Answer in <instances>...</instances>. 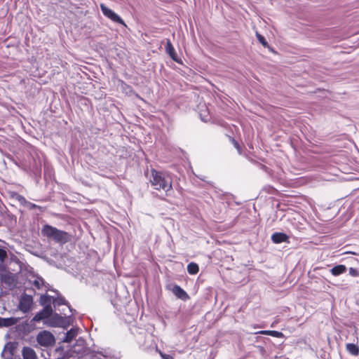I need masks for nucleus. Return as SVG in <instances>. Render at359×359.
<instances>
[{"label":"nucleus","mask_w":359,"mask_h":359,"mask_svg":"<svg viewBox=\"0 0 359 359\" xmlns=\"http://www.w3.org/2000/svg\"><path fill=\"white\" fill-rule=\"evenodd\" d=\"M149 182L153 188L157 191H163L167 193L172 189L171 178L161 171L151 169Z\"/></svg>","instance_id":"f257e3e1"},{"label":"nucleus","mask_w":359,"mask_h":359,"mask_svg":"<svg viewBox=\"0 0 359 359\" xmlns=\"http://www.w3.org/2000/svg\"><path fill=\"white\" fill-rule=\"evenodd\" d=\"M41 233L48 238L53 239L55 242L60 244H65L71 241V235L49 224L43 226Z\"/></svg>","instance_id":"f03ea898"},{"label":"nucleus","mask_w":359,"mask_h":359,"mask_svg":"<svg viewBox=\"0 0 359 359\" xmlns=\"http://www.w3.org/2000/svg\"><path fill=\"white\" fill-rule=\"evenodd\" d=\"M36 341L42 346H52L55 343L54 335L49 331L43 330L36 335Z\"/></svg>","instance_id":"7ed1b4c3"},{"label":"nucleus","mask_w":359,"mask_h":359,"mask_svg":"<svg viewBox=\"0 0 359 359\" xmlns=\"http://www.w3.org/2000/svg\"><path fill=\"white\" fill-rule=\"evenodd\" d=\"M100 8L105 17L108 18L114 22L123 25L125 27L126 26L121 18L118 14L114 13L111 9L107 8L104 4H101Z\"/></svg>","instance_id":"20e7f679"},{"label":"nucleus","mask_w":359,"mask_h":359,"mask_svg":"<svg viewBox=\"0 0 359 359\" xmlns=\"http://www.w3.org/2000/svg\"><path fill=\"white\" fill-rule=\"evenodd\" d=\"M33 304V298L31 295L24 294L21 296L18 308L23 313H27L30 311Z\"/></svg>","instance_id":"39448f33"},{"label":"nucleus","mask_w":359,"mask_h":359,"mask_svg":"<svg viewBox=\"0 0 359 359\" xmlns=\"http://www.w3.org/2000/svg\"><path fill=\"white\" fill-rule=\"evenodd\" d=\"M53 313V309L50 304H47L44 306V308L38 312L33 318V320L36 322H39L43 319L48 318L51 316Z\"/></svg>","instance_id":"423d86ee"},{"label":"nucleus","mask_w":359,"mask_h":359,"mask_svg":"<svg viewBox=\"0 0 359 359\" xmlns=\"http://www.w3.org/2000/svg\"><path fill=\"white\" fill-rule=\"evenodd\" d=\"M16 345L13 342H8L6 344L1 355L5 359H11L14 355Z\"/></svg>","instance_id":"0eeeda50"},{"label":"nucleus","mask_w":359,"mask_h":359,"mask_svg":"<svg viewBox=\"0 0 359 359\" xmlns=\"http://www.w3.org/2000/svg\"><path fill=\"white\" fill-rule=\"evenodd\" d=\"M271 240L274 243H281L283 242L289 243V236L281 232H276L272 234Z\"/></svg>","instance_id":"6e6552de"},{"label":"nucleus","mask_w":359,"mask_h":359,"mask_svg":"<svg viewBox=\"0 0 359 359\" xmlns=\"http://www.w3.org/2000/svg\"><path fill=\"white\" fill-rule=\"evenodd\" d=\"M173 294L182 300H187L189 298L188 294L179 285H175L172 290Z\"/></svg>","instance_id":"1a4fd4ad"},{"label":"nucleus","mask_w":359,"mask_h":359,"mask_svg":"<svg viewBox=\"0 0 359 359\" xmlns=\"http://www.w3.org/2000/svg\"><path fill=\"white\" fill-rule=\"evenodd\" d=\"M18 323V319L13 317L11 318H1L0 317V327H10L15 325Z\"/></svg>","instance_id":"9d476101"},{"label":"nucleus","mask_w":359,"mask_h":359,"mask_svg":"<svg viewBox=\"0 0 359 359\" xmlns=\"http://www.w3.org/2000/svg\"><path fill=\"white\" fill-rule=\"evenodd\" d=\"M22 354L24 359H36L35 351L30 347H24Z\"/></svg>","instance_id":"9b49d317"},{"label":"nucleus","mask_w":359,"mask_h":359,"mask_svg":"<svg viewBox=\"0 0 359 359\" xmlns=\"http://www.w3.org/2000/svg\"><path fill=\"white\" fill-rule=\"evenodd\" d=\"M346 271V267L345 265L343 264L337 265L330 270L331 273L334 276H339L345 273Z\"/></svg>","instance_id":"f8f14e48"},{"label":"nucleus","mask_w":359,"mask_h":359,"mask_svg":"<svg viewBox=\"0 0 359 359\" xmlns=\"http://www.w3.org/2000/svg\"><path fill=\"white\" fill-rule=\"evenodd\" d=\"M346 348L347 351L352 355L358 356L359 355V347L355 344H347L346 345Z\"/></svg>","instance_id":"ddd939ff"},{"label":"nucleus","mask_w":359,"mask_h":359,"mask_svg":"<svg viewBox=\"0 0 359 359\" xmlns=\"http://www.w3.org/2000/svg\"><path fill=\"white\" fill-rule=\"evenodd\" d=\"M262 334L269 335L273 337L283 338L284 334L283 332L276 330H263L259 332Z\"/></svg>","instance_id":"4468645a"},{"label":"nucleus","mask_w":359,"mask_h":359,"mask_svg":"<svg viewBox=\"0 0 359 359\" xmlns=\"http://www.w3.org/2000/svg\"><path fill=\"white\" fill-rule=\"evenodd\" d=\"M165 48H166L167 53L170 56V57L172 59H173L174 60H176V58H175L176 54L175 52L174 47L172 45L170 41L168 40L167 41Z\"/></svg>","instance_id":"2eb2a0df"},{"label":"nucleus","mask_w":359,"mask_h":359,"mask_svg":"<svg viewBox=\"0 0 359 359\" xmlns=\"http://www.w3.org/2000/svg\"><path fill=\"white\" fill-rule=\"evenodd\" d=\"M187 271L191 275H195L199 271V266L194 262H191L187 265Z\"/></svg>","instance_id":"dca6fc26"},{"label":"nucleus","mask_w":359,"mask_h":359,"mask_svg":"<svg viewBox=\"0 0 359 359\" xmlns=\"http://www.w3.org/2000/svg\"><path fill=\"white\" fill-rule=\"evenodd\" d=\"M77 334V332L74 329H71L66 333L65 337L64 339V341L67 343L71 342L74 338L76 337Z\"/></svg>","instance_id":"f3484780"},{"label":"nucleus","mask_w":359,"mask_h":359,"mask_svg":"<svg viewBox=\"0 0 359 359\" xmlns=\"http://www.w3.org/2000/svg\"><path fill=\"white\" fill-rule=\"evenodd\" d=\"M32 284L38 290H41L44 285V280L41 277H36Z\"/></svg>","instance_id":"a211bd4d"},{"label":"nucleus","mask_w":359,"mask_h":359,"mask_svg":"<svg viewBox=\"0 0 359 359\" xmlns=\"http://www.w3.org/2000/svg\"><path fill=\"white\" fill-rule=\"evenodd\" d=\"M53 303L57 304V306L67 304V302L63 297H57L53 300Z\"/></svg>","instance_id":"6ab92c4d"},{"label":"nucleus","mask_w":359,"mask_h":359,"mask_svg":"<svg viewBox=\"0 0 359 359\" xmlns=\"http://www.w3.org/2000/svg\"><path fill=\"white\" fill-rule=\"evenodd\" d=\"M256 36L258 39V41L264 46H268V43H267V41H266L265 38L261 35L259 33H257L256 34Z\"/></svg>","instance_id":"aec40b11"},{"label":"nucleus","mask_w":359,"mask_h":359,"mask_svg":"<svg viewBox=\"0 0 359 359\" xmlns=\"http://www.w3.org/2000/svg\"><path fill=\"white\" fill-rule=\"evenodd\" d=\"M6 257H7L6 251L4 249L0 248V261L2 262H4V260L6 259Z\"/></svg>","instance_id":"412c9836"},{"label":"nucleus","mask_w":359,"mask_h":359,"mask_svg":"<svg viewBox=\"0 0 359 359\" xmlns=\"http://www.w3.org/2000/svg\"><path fill=\"white\" fill-rule=\"evenodd\" d=\"M40 300H41V304L43 305L50 301V297H49V296H47V295H42L41 297Z\"/></svg>","instance_id":"4be33fe9"},{"label":"nucleus","mask_w":359,"mask_h":359,"mask_svg":"<svg viewBox=\"0 0 359 359\" xmlns=\"http://www.w3.org/2000/svg\"><path fill=\"white\" fill-rule=\"evenodd\" d=\"M231 142L233 143V146L239 151H241V147L238 144V142L233 137H229Z\"/></svg>","instance_id":"5701e85b"},{"label":"nucleus","mask_w":359,"mask_h":359,"mask_svg":"<svg viewBox=\"0 0 359 359\" xmlns=\"http://www.w3.org/2000/svg\"><path fill=\"white\" fill-rule=\"evenodd\" d=\"M349 274L352 276H358V271L357 269L351 267L349 269Z\"/></svg>","instance_id":"b1692460"},{"label":"nucleus","mask_w":359,"mask_h":359,"mask_svg":"<svg viewBox=\"0 0 359 359\" xmlns=\"http://www.w3.org/2000/svg\"><path fill=\"white\" fill-rule=\"evenodd\" d=\"M159 354L163 359H174L172 356L163 353L161 351H159Z\"/></svg>","instance_id":"393cba45"},{"label":"nucleus","mask_w":359,"mask_h":359,"mask_svg":"<svg viewBox=\"0 0 359 359\" xmlns=\"http://www.w3.org/2000/svg\"><path fill=\"white\" fill-rule=\"evenodd\" d=\"M16 198L19 201H21L22 200L25 201V198L21 196V195H19V194H16Z\"/></svg>","instance_id":"a878e982"}]
</instances>
